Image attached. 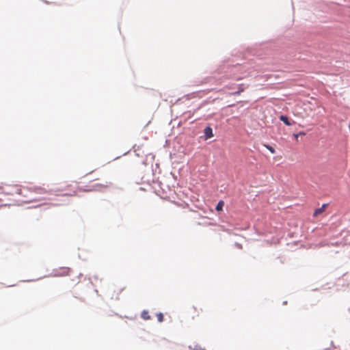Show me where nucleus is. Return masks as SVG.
I'll list each match as a JSON object with an SVG mask.
<instances>
[{"instance_id":"obj_1","label":"nucleus","mask_w":350,"mask_h":350,"mask_svg":"<svg viewBox=\"0 0 350 350\" xmlns=\"http://www.w3.org/2000/svg\"><path fill=\"white\" fill-rule=\"evenodd\" d=\"M18 191H18L19 194H21L24 197L26 198V199L24 200L25 202H33V201L37 202V201H40V200L44 199V198H38L36 196H33L32 195L30 197H27L26 193L28 191V190H27V189H26L25 187L19 189ZM33 193H34L35 195H36V194L43 195V194L47 193V191L42 187H36L33 189V191L31 192V194Z\"/></svg>"},{"instance_id":"obj_2","label":"nucleus","mask_w":350,"mask_h":350,"mask_svg":"<svg viewBox=\"0 0 350 350\" xmlns=\"http://www.w3.org/2000/svg\"><path fill=\"white\" fill-rule=\"evenodd\" d=\"M71 272V269L68 267H59L53 271L54 277H64L69 275Z\"/></svg>"},{"instance_id":"obj_3","label":"nucleus","mask_w":350,"mask_h":350,"mask_svg":"<svg viewBox=\"0 0 350 350\" xmlns=\"http://www.w3.org/2000/svg\"><path fill=\"white\" fill-rule=\"evenodd\" d=\"M202 312V309L201 308H198L196 306H192L188 310V316L193 320L198 318L200 317V313Z\"/></svg>"},{"instance_id":"obj_4","label":"nucleus","mask_w":350,"mask_h":350,"mask_svg":"<svg viewBox=\"0 0 350 350\" xmlns=\"http://www.w3.org/2000/svg\"><path fill=\"white\" fill-rule=\"evenodd\" d=\"M111 185L110 182H106L105 185L103 184H96L93 186V188L91 189H88V191H93V190H99L101 189L107 188Z\"/></svg>"},{"instance_id":"obj_5","label":"nucleus","mask_w":350,"mask_h":350,"mask_svg":"<svg viewBox=\"0 0 350 350\" xmlns=\"http://www.w3.org/2000/svg\"><path fill=\"white\" fill-rule=\"evenodd\" d=\"M204 133L206 139L211 138L213 136V130L210 126H207L204 129Z\"/></svg>"},{"instance_id":"obj_6","label":"nucleus","mask_w":350,"mask_h":350,"mask_svg":"<svg viewBox=\"0 0 350 350\" xmlns=\"http://www.w3.org/2000/svg\"><path fill=\"white\" fill-rule=\"evenodd\" d=\"M327 204H323L321 208H317L314 211V212L313 216L314 217H317L319 215H320L322 213H323L325 211V208L327 207Z\"/></svg>"},{"instance_id":"obj_7","label":"nucleus","mask_w":350,"mask_h":350,"mask_svg":"<svg viewBox=\"0 0 350 350\" xmlns=\"http://www.w3.org/2000/svg\"><path fill=\"white\" fill-rule=\"evenodd\" d=\"M280 120L282 121L286 125L290 126L291 123L289 122L288 118L286 116H281Z\"/></svg>"},{"instance_id":"obj_8","label":"nucleus","mask_w":350,"mask_h":350,"mask_svg":"<svg viewBox=\"0 0 350 350\" xmlns=\"http://www.w3.org/2000/svg\"><path fill=\"white\" fill-rule=\"evenodd\" d=\"M224 201L220 200V201L217 203V206H216V207H215L216 211H222V210H223V207H224Z\"/></svg>"},{"instance_id":"obj_9","label":"nucleus","mask_w":350,"mask_h":350,"mask_svg":"<svg viewBox=\"0 0 350 350\" xmlns=\"http://www.w3.org/2000/svg\"><path fill=\"white\" fill-rule=\"evenodd\" d=\"M142 317L144 320H149L150 319V316L149 315V312L146 310H144L142 312Z\"/></svg>"},{"instance_id":"obj_10","label":"nucleus","mask_w":350,"mask_h":350,"mask_svg":"<svg viewBox=\"0 0 350 350\" xmlns=\"http://www.w3.org/2000/svg\"><path fill=\"white\" fill-rule=\"evenodd\" d=\"M157 317L159 322L161 323L163 321V314L161 312L157 313Z\"/></svg>"},{"instance_id":"obj_11","label":"nucleus","mask_w":350,"mask_h":350,"mask_svg":"<svg viewBox=\"0 0 350 350\" xmlns=\"http://www.w3.org/2000/svg\"><path fill=\"white\" fill-rule=\"evenodd\" d=\"M265 147H266V148H267V150H269L272 154H274V153L275 152V149H274L272 146H269V145H266V144L265 145Z\"/></svg>"},{"instance_id":"obj_12","label":"nucleus","mask_w":350,"mask_h":350,"mask_svg":"<svg viewBox=\"0 0 350 350\" xmlns=\"http://www.w3.org/2000/svg\"><path fill=\"white\" fill-rule=\"evenodd\" d=\"M244 91V89L243 88H242V85H241L239 88V90L237 92L233 93L232 94L234 95H238V94H240L241 92H243Z\"/></svg>"},{"instance_id":"obj_13","label":"nucleus","mask_w":350,"mask_h":350,"mask_svg":"<svg viewBox=\"0 0 350 350\" xmlns=\"http://www.w3.org/2000/svg\"><path fill=\"white\" fill-rule=\"evenodd\" d=\"M305 135V133L304 132H300L298 134H294V137L296 139H297L298 137H299V135Z\"/></svg>"},{"instance_id":"obj_14","label":"nucleus","mask_w":350,"mask_h":350,"mask_svg":"<svg viewBox=\"0 0 350 350\" xmlns=\"http://www.w3.org/2000/svg\"><path fill=\"white\" fill-rule=\"evenodd\" d=\"M236 245H237V246L239 248H240V249H241V248H242V245H241V244H239V243H236Z\"/></svg>"},{"instance_id":"obj_15","label":"nucleus","mask_w":350,"mask_h":350,"mask_svg":"<svg viewBox=\"0 0 350 350\" xmlns=\"http://www.w3.org/2000/svg\"><path fill=\"white\" fill-rule=\"evenodd\" d=\"M221 228L224 231H228V230L225 229L224 227L222 226Z\"/></svg>"}]
</instances>
